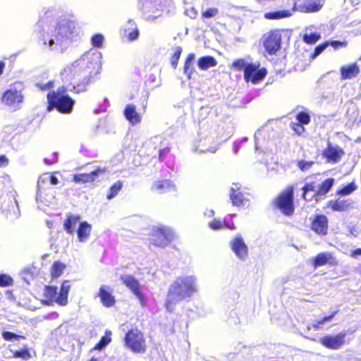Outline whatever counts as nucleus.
<instances>
[{
    "mask_svg": "<svg viewBox=\"0 0 361 361\" xmlns=\"http://www.w3.org/2000/svg\"><path fill=\"white\" fill-rule=\"evenodd\" d=\"M44 161L47 164H54L58 161V153L51 152L47 154L44 157Z\"/></svg>",
    "mask_w": 361,
    "mask_h": 361,
    "instance_id": "8fccbe9b",
    "label": "nucleus"
},
{
    "mask_svg": "<svg viewBox=\"0 0 361 361\" xmlns=\"http://www.w3.org/2000/svg\"><path fill=\"white\" fill-rule=\"evenodd\" d=\"M230 247L238 259L245 260L248 257V247L240 235L235 236L231 241Z\"/></svg>",
    "mask_w": 361,
    "mask_h": 361,
    "instance_id": "f3484780",
    "label": "nucleus"
},
{
    "mask_svg": "<svg viewBox=\"0 0 361 361\" xmlns=\"http://www.w3.org/2000/svg\"><path fill=\"white\" fill-rule=\"evenodd\" d=\"M219 14V9L217 8H209L201 13L202 19L211 18L216 16Z\"/></svg>",
    "mask_w": 361,
    "mask_h": 361,
    "instance_id": "c03bdc74",
    "label": "nucleus"
},
{
    "mask_svg": "<svg viewBox=\"0 0 361 361\" xmlns=\"http://www.w3.org/2000/svg\"><path fill=\"white\" fill-rule=\"evenodd\" d=\"M272 206L283 215L291 216L295 212L294 186L288 185L273 200Z\"/></svg>",
    "mask_w": 361,
    "mask_h": 361,
    "instance_id": "423d86ee",
    "label": "nucleus"
},
{
    "mask_svg": "<svg viewBox=\"0 0 361 361\" xmlns=\"http://www.w3.org/2000/svg\"><path fill=\"white\" fill-rule=\"evenodd\" d=\"M283 3L281 6L282 9L279 11H268L264 14L266 20H277L289 18L292 16L293 11L297 10L296 0H283Z\"/></svg>",
    "mask_w": 361,
    "mask_h": 361,
    "instance_id": "9d476101",
    "label": "nucleus"
},
{
    "mask_svg": "<svg viewBox=\"0 0 361 361\" xmlns=\"http://www.w3.org/2000/svg\"><path fill=\"white\" fill-rule=\"evenodd\" d=\"M332 317H323V319L319 322L317 324L313 325L314 329H319L320 325L324 324V322L329 321Z\"/></svg>",
    "mask_w": 361,
    "mask_h": 361,
    "instance_id": "052dcab7",
    "label": "nucleus"
},
{
    "mask_svg": "<svg viewBox=\"0 0 361 361\" xmlns=\"http://www.w3.org/2000/svg\"><path fill=\"white\" fill-rule=\"evenodd\" d=\"M13 284V279L7 274H0V287L11 286Z\"/></svg>",
    "mask_w": 361,
    "mask_h": 361,
    "instance_id": "a18cd8bd",
    "label": "nucleus"
},
{
    "mask_svg": "<svg viewBox=\"0 0 361 361\" xmlns=\"http://www.w3.org/2000/svg\"><path fill=\"white\" fill-rule=\"evenodd\" d=\"M2 336H3V338L6 341H11V340H13L14 338H17L18 337V336H17L16 334H15L13 332H11V331L4 332Z\"/></svg>",
    "mask_w": 361,
    "mask_h": 361,
    "instance_id": "5fc2aeb1",
    "label": "nucleus"
},
{
    "mask_svg": "<svg viewBox=\"0 0 361 361\" xmlns=\"http://www.w3.org/2000/svg\"><path fill=\"white\" fill-rule=\"evenodd\" d=\"M357 189V185L354 180L350 183L343 185L341 188L338 189L336 195L338 196L345 197L351 195Z\"/></svg>",
    "mask_w": 361,
    "mask_h": 361,
    "instance_id": "c756f323",
    "label": "nucleus"
},
{
    "mask_svg": "<svg viewBox=\"0 0 361 361\" xmlns=\"http://www.w3.org/2000/svg\"><path fill=\"white\" fill-rule=\"evenodd\" d=\"M123 284H124L139 300L142 306L146 305L145 294L142 292L139 281L132 275H122L120 277Z\"/></svg>",
    "mask_w": 361,
    "mask_h": 361,
    "instance_id": "ddd939ff",
    "label": "nucleus"
},
{
    "mask_svg": "<svg viewBox=\"0 0 361 361\" xmlns=\"http://www.w3.org/2000/svg\"><path fill=\"white\" fill-rule=\"evenodd\" d=\"M71 286L69 281H63L61 283V288L56 298V302L59 305L64 306L68 303V295Z\"/></svg>",
    "mask_w": 361,
    "mask_h": 361,
    "instance_id": "bb28decb",
    "label": "nucleus"
},
{
    "mask_svg": "<svg viewBox=\"0 0 361 361\" xmlns=\"http://www.w3.org/2000/svg\"><path fill=\"white\" fill-rule=\"evenodd\" d=\"M126 118L133 125L140 123L142 120L141 116L136 111L135 106L127 104L123 111Z\"/></svg>",
    "mask_w": 361,
    "mask_h": 361,
    "instance_id": "393cba45",
    "label": "nucleus"
},
{
    "mask_svg": "<svg viewBox=\"0 0 361 361\" xmlns=\"http://www.w3.org/2000/svg\"><path fill=\"white\" fill-rule=\"evenodd\" d=\"M98 296L105 307H111L116 302L115 296L112 294V289L108 286L103 285L99 288Z\"/></svg>",
    "mask_w": 361,
    "mask_h": 361,
    "instance_id": "6ab92c4d",
    "label": "nucleus"
},
{
    "mask_svg": "<svg viewBox=\"0 0 361 361\" xmlns=\"http://www.w3.org/2000/svg\"><path fill=\"white\" fill-rule=\"evenodd\" d=\"M66 268V266L63 263L59 261L54 262L51 270V278L53 279L59 278L61 276Z\"/></svg>",
    "mask_w": 361,
    "mask_h": 361,
    "instance_id": "473e14b6",
    "label": "nucleus"
},
{
    "mask_svg": "<svg viewBox=\"0 0 361 361\" xmlns=\"http://www.w3.org/2000/svg\"><path fill=\"white\" fill-rule=\"evenodd\" d=\"M329 43L328 42H323L322 44H318L314 49L313 52L311 54L310 57L312 59L316 58L318 55H319L328 46Z\"/></svg>",
    "mask_w": 361,
    "mask_h": 361,
    "instance_id": "49530a36",
    "label": "nucleus"
},
{
    "mask_svg": "<svg viewBox=\"0 0 361 361\" xmlns=\"http://www.w3.org/2000/svg\"><path fill=\"white\" fill-rule=\"evenodd\" d=\"M80 216L79 215H75L73 214H68L66 216V219L63 221V229L65 231L71 235H73L75 233V228L80 223Z\"/></svg>",
    "mask_w": 361,
    "mask_h": 361,
    "instance_id": "5701e85b",
    "label": "nucleus"
},
{
    "mask_svg": "<svg viewBox=\"0 0 361 361\" xmlns=\"http://www.w3.org/2000/svg\"><path fill=\"white\" fill-rule=\"evenodd\" d=\"M124 343L134 353H144L147 347L144 334L137 329L128 331Z\"/></svg>",
    "mask_w": 361,
    "mask_h": 361,
    "instance_id": "0eeeda50",
    "label": "nucleus"
},
{
    "mask_svg": "<svg viewBox=\"0 0 361 361\" xmlns=\"http://www.w3.org/2000/svg\"><path fill=\"white\" fill-rule=\"evenodd\" d=\"M106 171L105 168L97 167L89 173H77L73 175V180L77 183H88L94 182L100 175Z\"/></svg>",
    "mask_w": 361,
    "mask_h": 361,
    "instance_id": "a211bd4d",
    "label": "nucleus"
},
{
    "mask_svg": "<svg viewBox=\"0 0 361 361\" xmlns=\"http://www.w3.org/2000/svg\"><path fill=\"white\" fill-rule=\"evenodd\" d=\"M196 291L195 278L192 276L178 277L169 289L166 308L171 311V306L180 300L190 298Z\"/></svg>",
    "mask_w": 361,
    "mask_h": 361,
    "instance_id": "f257e3e1",
    "label": "nucleus"
},
{
    "mask_svg": "<svg viewBox=\"0 0 361 361\" xmlns=\"http://www.w3.org/2000/svg\"><path fill=\"white\" fill-rule=\"evenodd\" d=\"M197 65L201 70H207L217 65L216 59L211 56L200 57L197 61Z\"/></svg>",
    "mask_w": 361,
    "mask_h": 361,
    "instance_id": "c85d7f7f",
    "label": "nucleus"
},
{
    "mask_svg": "<svg viewBox=\"0 0 361 361\" xmlns=\"http://www.w3.org/2000/svg\"><path fill=\"white\" fill-rule=\"evenodd\" d=\"M314 164V161H304L300 160L297 162V166L302 171H306L312 168V166Z\"/></svg>",
    "mask_w": 361,
    "mask_h": 361,
    "instance_id": "de8ad7c7",
    "label": "nucleus"
},
{
    "mask_svg": "<svg viewBox=\"0 0 361 361\" xmlns=\"http://www.w3.org/2000/svg\"><path fill=\"white\" fill-rule=\"evenodd\" d=\"M322 7V5L317 1H309L304 4L302 6V11L306 13H312L319 11Z\"/></svg>",
    "mask_w": 361,
    "mask_h": 361,
    "instance_id": "e433bc0d",
    "label": "nucleus"
},
{
    "mask_svg": "<svg viewBox=\"0 0 361 361\" xmlns=\"http://www.w3.org/2000/svg\"><path fill=\"white\" fill-rule=\"evenodd\" d=\"M66 91V87H61L57 91L52 90L47 94V111L56 109L61 114H67L73 111L75 100L65 94Z\"/></svg>",
    "mask_w": 361,
    "mask_h": 361,
    "instance_id": "7ed1b4c3",
    "label": "nucleus"
},
{
    "mask_svg": "<svg viewBox=\"0 0 361 361\" xmlns=\"http://www.w3.org/2000/svg\"><path fill=\"white\" fill-rule=\"evenodd\" d=\"M123 186V183L122 180H118L116 183H114L109 188L107 195L106 198L108 200H111L112 198L115 197L119 191L122 189Z\"/></svg>",
    "mask_w": 361,
    "mask_h": 361,
    "instance_id": "c9c22d12",
    "label": "nucleus"
},
{
    "mask_svg": "<svg viewBox=\"0 0 361 361\" xmlns=\"http://www.w3.org/2000/svg\"><path fill=\"white\" fill-rule=\"evenodd\" d=\"M230 68L235 71H243V78L246 82L257 84L267 75V68L260 67V63H247L243 59H237L233 61Z\"/></svg>",
    "mask_w": 361,
    "mask_h": 361,
    "instance_id": "f03ea898",
    "label": "nucleus"
},
{
    "mask_svg": "<svg viewBox=\"0 0 361 361\" xmlns=\"http://www.w3.org/2000/svg\"><path fill=\"white\" fill-rule=\"evenodd\" d=\"M39 89L41 90H50L54 87V82L50 80L44 84H37V85Z\"/></svg>",
    "mask_w": 361,
    "mask_h": 361,
    "instance_id": "864d4df0",
    "label": "nucleus"
},
{
    "mask_svg": "<svg viewBox=\"0 0 361 361\" xmlns=\"http://www.w3.org/2000/svg\"><path fill=\"white\" fill-rule=\"evenodd\" d=\"M345 332H342L336 336H325L320 338V343L326 348L337 350L345 343Z\"/></svg>",
    "mask_w": 361,
    "mask_h": 361,
    "instance_id": "dca6fc26",
    "label": "nucleus"
},
{
    "mask_svg": "<svg viewBox=\"0 0 361 361\" xmlns=\"http://www.w3.org/2000/svg\"><path fill=\"white\" fill-rule=\"evenodd\" d=\"M89 361H98L97 357H92Z\"/></svg>",
    "mask_w": 361,
    "mask_h": 361,
    "instance_id": "0e129e2a",
    "label": "nucleus"
},
{
    "mask_svg": "<svg viewBox=\"0 0 361 361\" xmlns=\"http://www.w3.org/2000/svg\"><path fill=\"white\" fill-rule=\"evenodd\" d=\"M353 207V202L349 199L338 196L336 198L329 200L325 205V208L333 212H345Z\"/></svg>",
    "mask_w": 361,
    "mask_h": 361,
    "instance_id": "4468645a",
    "label": "nucleus"
},
{
    "mask_svg": "<svg viewBox=\"0 0 361 361\" xmlns=\"http://www.w3.org/2000/svg\"><path fill=\"white\" fill-rule=\"evenodd\" d=\"M312 264L314 269L329 264L334 266L337 264L336 259L331 252H320L317 254L312 261Z\"/></svg>",
    "mask_w": 361,
    "mask_h": 361,
    "instance_id": "412c9836",
    "label": "nucleus"
},
{
    "mask_svg": "<svg viewBox=\"0 0 361 361\" xmlns=\"http://www.w3.org/2000/svg\"><path fill=\"white\" fill-rule=\"evenodd\" d=\"M24 88V85L22 82H15L3 94V102L9 106L22 103L24 99L23 94Z\"/></svg>",
    "mask_w": 361,
    "mask_h": 361,
    "instance_id": "1a4fd4ad",
    "label": "nucleus"
},
{
    "mask_svg": "<svg viewBox=\"0 0 361 361\" xmlns=\"http://www.w3.org/2000/svg\"><path fill=\"white\" fill-rule=\"evenodd\" d=\"M54 173H52L49 177V181L51 185H57L59 183L58 178L55 176Z\"/></svg>",
    "mask_w": 361,
    "mask_h": 361,
    "instance_id": "bf43d9fd",
    "label": "nucleus"
},
{
    "mask_svg": "<svg viewBox=\"0 0 361 361\" xmlns=\"http://www.w3.org/2000/svg\"><path fill=\"white\" fill-rule=\"evenodd\" d=\"M345 116H346V117L349 116V109L346 111Z\"/></svg>",
    "mask_w": 361,
    "mask_h": 361,
    "instance_id": "338daca9",
    "label": "nucleus"
},
{
    "mask_svg": "<svg viewBox=\"0 0 361 361\" xmlns=\"http://www.w3.org/2000/svg\"><path fill=\"white\" fill-rule=\"evenodd\" d=\"M166 0H138L140 9L147 16V20H154L160 14Z\"/></svg>",
    "mask_w": 361,
    "mask_h": 361,
    "instance_id": "9b49d317",
    "label": "nucleus"
},
{
    "mask_svg": "<svg viewBox=\"0 0 361 361\" xmlns=\"http://www.w3.org/2000/svg\"><path fill=\"white\" fill-rule=\"evenodd\" d=\"M13 357L21 358L24 360H27L32 357L30 349L27 346H25L23 348L13 352Z\"/></svg>",
    "mask_w": 361,
    "mask_h": 361,
    "instance_id": "4c0bfd02",
    "label": "nucleus"
},
{
    "mask_svg": "<svg viewBox=\"0 0 361 361\" xmlns=\"http://www.w3.org/2000/svg\"><path fill=\"white\" fill-rule=\"evenodd\" d=\"M322 154L326 161L336 164L341 161L342 157L345 154V152L338 146H328L327 148L323 151Z\"/></svg>",
    "mask_w": 361,
    "mask_h": 361,
    "instance_id": "aec40b11",
    "label": "nucleus"
},
{
    "mask_svg": "<svg viewBox=\"0 0 361 361\" xmlns=\"http://www.w3.org/2000/svg\"><path fill=\"white\" fill-rule=\"evenodd\" d=\"M283 31L282 29H273L263 35L262 44L269 55H275L280 50Z\"/></svg>",
    "mask_w": 361,
    "mask_h": 361,
    "instance_id": "6e6552de",
    "label": "nucleus"
},
{
    "mask_svg": "<svg viewBox=\"0 0 361 361\" xmlns=\"http://www.w3.org/2000/svg\"><path fill=\"white\" fill-rule=\"evenodd\" d=\"M209 226L212 230H220L224 228V223H222L220 220L213 219L211 222L209 223Z\"/></svg>",
    "mask_w": 361,
    "mask_h": 361,
    "instance_id": "3c124183",
    "label": "nucleus"
},
{
    "mask_svg": "<svg viewBox=\"0 0 361 361\" xmlns=\"http://www.w3.org/2000/svg\"><path fill=\"white\" fill-rule=\"evenodd\" d=\"M310 228L319 235H326L329 231V220L324 214H315L311 221Z\"/></svg>",
    "mask_w": 361,
    "mask_h": 361,
    "instance_id": "2eb2a0df",
    "label": "nucleus"
},
{
    "mask_svg": "<svg viewBox=\"0 0 361 361\" xmlns=\"http://www.w3.org/2000/svg\"><path fill=\"white\" fill-rule=\"evenodd\" d=\"M329 45H331L334 49H337L339 47H346L348 43L346 41H338V40H334L331 41V42H329Z\"/></svg>",
    "mask_w": 361,
    "mask_h": 361,
    "instance_id": "603ef678",
    "label": "nucleus"
},
{
    "mask_svg": "<svg viewBox=\"0 0 361 361\" xmlns=\"http://www.w3.org/2000/svg\"><path fill=\"white\" fill-rule=\"evenodd\" d=\"M76 28V20L74 16L70 18L64 16L57 23L54 28V39H49L45 36L42 37L43 44L51 47L54 44V40L56 42H62L71 38Z\"/></svg>",
    "mask_w": 361,
    "mask_h": 361,
    "instance_id": "20e7f679",
    "label": "nucleus"
},
{
    "mask_svg": "<svg viewBox=\"0 0 361 361\" xmlns=\"http://www.w3.org/2000/svg\"><path fill=\"white\" fill-rule=\"evenodd\" d=\"M152 244L157 247H164L175 238L174 232L168 227H158L152 233Z\"/></svg>",
    "mask_w": 361,
    "mask_h": 361,
    "instance_id": "f8f14e48",
    "label": "nucleus"
},
{
    "mask_svg": "<svg viewBox=\"0 0 361 361\" xmlns=\"http://www.w3.org/2000/svg\"><path fill=\"white\" fill-rule=\"evenodd\" d=\"M295 118L298 122L305 125H307L311 121L310 116L308 113L305 111H300L296 114Z\"/></svg>",
    "mask_w": 361,
    "mask_h": 361,
    "instance_id": "a19ab883",
    "label": "nucleus"
},
{
    "mask_svg": "<svg viewBox=\"0 0 361 361\" xmlns=\"http://www.w3.org/2000/svg\"><path fill=\"white\" fill-rule=\"evenodd\" d=\"M58 289L56 286H46L44 287V295L47 299V303H51L55 301L56 302Z\"/></svg>",
    "mask_w": 361,
    "mask_h": 361,
    "instance_id": "2f4dec72",
    "label": "nucleus"
},
{
    "mask_svg": "<svg viewBox=\"0 0 361 361\" xmlns=\"http://www.w3.org/2000/svg\"><path fill=\"white\" fill-rule=\"evenodd\" d=\"M290 127L293 130V132L298 136L302 135L305 130L304 125L298 121L290 123Z\"/></svg>",
    "mask_w": 361,
    "mask_h": 361,
    "instance_id": "37998d69",
    "label": "nucleus"
},
{
    "mask_svg": "<svg viewBox=\"0 0 361 361\" xmlns=\"http://www.w3.org/2000/svg\"><path fill=\"white\" fill-rule=\"evenodd\" d=\"M128 23H132L133 25H135V23L132 20H129Z\"/></svg>",
    "mask_w": 361,
    "mask_h": 361,
    "instance_id": "69168bd1",
    "label": "nucleus"
},
{
    "mask_svg": "<svg viewBox=\"0 0 361 361\" xmlns=\"http://www.w3.org/2000/svg\"><path fill=\"white\" fill-rule=\"evenodd\" d=\"M104 37L102 34H94L91 38V44L94 47L101 48L103 46Z\"/></svg>",
    "mask_w": 361,
    "mask_h": 361,
    "instance_id": "79ce46f5",
    "label": "nucleus"
},
{
    "mask_svg": "<svg viewBox=\"0 0 361 361\" xmlns=\"http://www.w3.org/2000/svg\"><path fill=\"white\" fill-rule=\"evenodd\" d=\"M92 225L87 221L80 222L78 226L75 233L78 240L80 243H85L90 238L92 232Z\"/></svg>",
    "mask_w": 361,
    "mask_h": 361,
    "instance_id": "b1692460",
    "label": "nucleus"
},
{
    "mask_svg": "<svg viewBox=\"0 0 361 361\" xmlns=\"http://www.w3.org/2000/svg\"><path fill=\"white\" fill-rule=\"evenodd\" d=\"M360 73V66L357 63L343 66L340 68L341 79L343 80L355 78Z\"/></svg>",
    "mask_w": 361,
    "mask_h": 361,
    "instance_id": "4be33fe9",
    "label": "nucleus"
},
{
    "mask_svg": "<svg viewBox=\"0 0 361 361\" xmlns=\"http://www.w3.org/2000/svg\"><path fill=\"white\" fill-rule=\"evenodd\" d=\"M9 164V159L5 155L0 156V168L6 167Z\"/></svg>",
    "mask_w": 361,
    "mask_h": 361,
    "instance_id": "4d7b16f0",
    "label": "nucleus"
},
{
    "mask_svg": "<svg viewBox=\"0 0 361 361\" xmlns=\"http://www.w3.org/2000/svg\"><path fill=\"white\" fill-rule=\"evenodd\" d=\"M90 82V78L85 77L81 81H74L71 83V90L74 92L79 93L86 90L87 86Z\"/></svg>",
    "mask_w": 361,
    "mask_h": 361,
    "instance_id": "f704fd0d",
    "label": "nucleus"
},
{
    "mask_svg": "<svg viewBox=\"0 0 361 361\" xmlns=\"http://www.w3.org/2000/svg\"><path fill=\"white\" fill-rule=\"evenodd\" d=\"M350 256L353 258H357L361 256V248H357L350 251Z\"/></svg>",
    "mask_w": 361,
    "mask_h": 361,
    "instance_id": "13d9d810",
    "label": "nucleus"
},
{
    "mask_svg": "<svg viewBox=\"0 0 361 361\" xmlns=\"http://www.w3.org/2000/svg\"><path fill=\"white\" fill-rule=\"evenodd\" d=\"M182 51L181 47H176L174 53L171 56V64L173 68H176L178 66Z\"/></svg>",
    "mask_w": 361,
    "mask_h": 361,
    "instance_id": "ea45409f",
    "label": "nucleus"
},
{
    "mask_svg": "<svg viewBox=\"0 0 361 361\" xmlns=\"http://www.w3.org/2000/svg\"><path fill=\"white\" fill-rule=\"evenodd\" d=\"M170 147H165L159 150V161H163L166 155L170 152Z\"/></svg>",
    "mask_w": 361,
    "mask_h": 361,
    "instance_id": "6e6d98bb",
    "label": "nucleus"
},
{
    "mask_svg": "<svg viewBox=\"0 0 361 361\" xmlns=\"http://www.w3.org/2000/svg\"><path fill=\"white\" fill-rule=\"evenodd\" d=\"M321 38V35L317 32L305 34L303 41L307 44H314Z\"/></svg>",
    "mask_w": 361,
    "mask_h": 361,
    "instance_id": "58836bf2",
    "label": "nucleus"
},
{
    "mask_svg": "<svg viewBox=\"0 0 361 361\" xmlns=\"http://www.w3.org/2000/svg\"><path fill=\"white\" fill-rule=\"evenodd\" d=\"M195 55L193 53L189 54L184 63L183 71L184 73L186 74L188 78H190L192 75L193 74L195 70L193 66V62L195 60Z\"/></svg>",
    "mask_w": 361,
    "mask_h": 361,
    "instance_id": "7c9ffc66",
    "label": "nucleus"
},
{
    "mask_svg": "<svg viewBox=\"0 0 361 361\" xmlns=\"http://www.w3.org/2000/svg\"><path fill=\"white\" fill-rule=\"evenodd\" d=\"M335 183L334 178H328L324 180L316 190V183L314 182L306 183L302 188V197L305 201L314 200L316 202L325 197L331 190Z\"/></svg>",
    "mask_w": 361,
    "mask_h": 361,
    "instance_id": "39448f33",
    "label": "nucleus"
},
{
    "mask_svg": "<svg viewBox=\"0 0 361 361\" xmlns=\"http://www.w3.org/2000/svg\"><path fill=\"white\" fill-rule=\"evenodd\" d=\"M111 342V332L109 330L105 331L104 336H103L99 342L94 346L93 350H100Z\"/></svg>",
    "mask_w": 361,
    "mask_h": 361,
    "instance_id": "72a5a7b5",
    "label": "nucleus"
},
{
    "mask_svg": "<svg viewBox=\"0 0 361 361\" xmlns=\"http://www.w3.org/2000/svg\"><path fill=\"white\" fill-rule=\"evenodd\" d=\"M235 188H231L230 190V199L232 202L233 205L236 207H241L244 204V202L246 201L243 192L240 190V188L238 184H234Z\"/></svg>",
    "mask_w": 361,
    "mask_h": 361,
    "instance_id": "a878e982",
    "label": "nucleus"
},
{
    "mask_svg": "<svg viewBox=\"0 0 361 361\" xmlns=\"http://www.w3.org/2000/svg\"><path fill=\"white\" fill-rule=\"evenodd\" d=\"M224 227H226V228H229L231 230L235 229V226L233 222H231L229 224H226V223H224Z\"/></svg>",
    "mask_w": 361,
    "mask_h": 361,
    "instance_id": "680f3d73",
    "label": "nucleus"
},
{
    "mask_svg": "<svg viewBox=\"0 0 361 361\" xmlns=\"http://www.w3.org/2000/svg\"><path fill=\"white\" fill-rule=\"evenodd\" d=\"M173 188L174 185L173 183L166 179L155 181L152 187V190L159 191L161 193L166 192Z\"/></svg>",
    "mask_w": 361,
    "mask_h": 361,
    "instance_id": "cd10ccee",
    "label": "nucleus"
},
{
    "mask_svg": "<svg viewBox=\"0 0 361 361\" xmlns=\"http://www.w3.org/2000/svg\"><path fill=\"white\" fill-rule=\"evenodd\" d=\"M6 64L4 61H0V76L2 75L4 68H5Z\"/></svg>",
    "mask_w": 361,
    "mask_h": 361,
    "instance_id": "e2e57ef3",
    "label": "nucleus"
},
{
    "mask_svg": "<svg viewBox=\"0 0 361 361\" xmlns=\"http://www.w3.org/2000/svg\"><path fill=\"white\" fill-rule=\"evenodd\" d=\"M123 32L124 35L126 36L128 39L130 41L135 40L139 37V30L136 27L130 32H128L127 29H125Z\"/></svg>",
    "mask_w": 361,
    "mask_h": 361,
    "instance_id": "09e8293b",
    "label": "nucleus"
}]
</instances>
